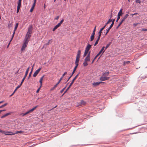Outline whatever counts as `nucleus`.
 Returning a JSON list of instances; mask_svg holds the SVG:
<instances>
[{"label": "nucleus", "instance_id": "a19ab883", "mask_svg": "<svg viewBox=\"0 0 147 147\" xmlns=\"http://www.w3.org/2000/svg\"><path fill=\"white\" fill-rule=\"evenodd\" d=\"M141 31H147V29H144V28H142L141 29Z\"/></svg>", "mask_w": 147, "mask_h": 147}, {"label": "nucleus", "instance_id": "e433bc0d", "mask_svg": "<svg viewBox=\"0 0 147 147\" xmlns=\"http://www.w3.org/2000/svg\"><path fill=\"white\" fill-rule=\"evenodd\" d=\"M111 44V42H110L108 44H107L106 45V46L105 48V49L106 50V49H107L109 47V46Z\"/></svg>", "mask_w": 147, "mask_h": 147}, {"label": "nucleus", "instance_id": "6e6d98bb", "mask_svg": "<svg viewBox=\"0 0 147 147\" xmlns=\"http://www.w3.org/2000/svg\"><path fill=\"white\" fill-rule=\"evenodd\" d=\"M59 26L57 24L56 25L54 28H55L56 29Z\"/></svg>", "mask_w": 147, "mask_h": 147}, {"label": "nucleus", "instance_id": "69168bd1", "mask_svg": "<svg viewBox=\"0 0 147 147\" xmlns=\"http://www.w3.org/2000/svg\"><path fill=\"white\" fill-rule=\"evenodd\" d=\"M40 87L39 88H38V89H37V90L36 92L37 93H38V92H39V90H40Z\"/></svg>", "mask_w": 147, "mask_h": 147}, {"label": "nucleus", "instance_id": "ea45409f", "mask_svg": "<svg viewBox=\"0 0 147 147\" xmlns=\"http://www.w3.org/2000/svg\"><path fill=\"white\" fill-rule=\"evenodd\" d=\"M23 132V131H17L16 132V134H18V133H22Z\"/></svg>", "mask_w": 147, "mask_h": 147}, {"label": "nucleus", "instance_id": "f704fd0d", "mask_svg": "<svg viewBox=\"0 0 147 147\" xmlns=\"http://www.w3.org/2000/svg\"><path fill=\"white\" fill-rule=\"evenodd\" d=\"M94 36L91 35V36L90 37V41H92L94 39Z\"/></svg>", "mask_w": 147, "mask_h": 147}, {"label": "nucleus", "instance_id": "de8ad7c7", "mask_svg": "<svg viewBox=\"0 0 147 147\" xmlns=\"http://www.w3.org/2000/svg\"><path fill=\"white\" fill-rule=\"evenodd\" d=\"M33 66H34V65H33ZM32 71H32H31L30 72V73L29 74V77H30L31 76Z\"/></svg>", "mask_w": 147, "mask_h": 147}, {"label": "nucleus", "instance_id": "2eb2a0df", "mask_svg": "<svg viewBox=\"0 0 147 147\" xmlns=\"http://www.w3.org/2000/svg\"><path fill=\"white\" fill-rule=\"evenodd\" d=\"M91 47V45H90L89 44H88L87 46L86 47L85 50L87 51H89V50H90V48Z\"/></svg>", "mask_w": 147, "mask_h": 147}, {"label": "nucleus", "instance_id": "a18cd8bd", "mask_svg": "<svg viewBox=\"0 0 147 147\" xmlns=\"http://www.w3.org/2000/svg\"><path fill=\"white\" fill-rule=\"evenodd\" d=\"M12 39H11V40H10V41H9V43H8V45H7V48H8V47H9V46L11 42V41H12Z\"/></svg>", "mask_w": 147, "mask_h": 147}, {"label": "nucleus", "instance_id": "052dcab7", "mask_svg": "<svg viewBox=\"0 0 147 147\" xmlns=\"http://www.w3.org/2000/svg\"><path fill=\"white\" fill-rule=\"evenodd\" d=\"M115 20L113 19V20H112V23L111 24H113H113H114V22H115Z\"/></svg>", "mask_w": 147, "mask_h": 147}, {"label": "nucleus", "instance_id": "1a4fd4ad", "mask_svg": "<svg viewBox=\"0 0 147 147\" xmlns=\"http://www.w3.org/2000/svg\"><path fill=\"white\" fill-rule=\"evenodd\" d=\"M32 28L33 27L32 25L30 26L28 28V31L27 32V34H31L32 33Z\"/></svg>", "mask_w": 147, "mask_h": 147}, {"label": "nucleus", "instance_id": "58836bf2", "mask_svg": "<svg viewBox=\"0 0 147 147\" xmlns=\"http://www.w3.org/2000/svg\"><path fill=\"white\" fill-rule=\"evenodd\" d=\"M122 23H123L122 22L120 21L118 26L117 27V28H118L121 25Z\"/></svg>", "mask_w": 147, "mask_h": 147}, {"label": "nucleus", "instance_id": "0eeeda50", "mask_svg": "<svg viewBox=\"0 0 147 147\" xmlns=\"http://www.w3.org/2000/svg\"><path fill=\"white\" fill-rule=\"evenodd\" d=\"M29 68H30V67H29L27 69V70L26 71V73H25V76H24V77L23 78V79H22V80L21 82V84L22 83L23 84V82H24L26 76H27V74L28 73V71L29 70Z\"/></svg>", "mask_w": 147, "mask_h": 147}, {"label": "nucleus", "instance_id": "dca6fc26", "mask_svg": "<svg viewBox=\"0 0 147 147\" xmlns=\"http://www.w3.org/2000/svg\"><path fill=\"white\" fill-rule=\"evenodd\" d=\"M44 76H43L40 79V81H39V82L40 84V88H41V86H42V80H43V78H44Z\"/></svg>", "mask_w": 147, "mask_h": 147}, {"label": "nucleus", "instance_id": "0e129e2a", "mask_svg": "<svg viewBox=\"0 0 147 147\" xmlns=\"http://www.w3.org/2000/svg\"><path fill=\"white\" fill-rule=\"evenodd\" d=\"M15 92L14 91L13 92V93H12V94L11 95L9 96H10V97H11V96H13V95L15 93Z\"/></svg>", "mask_w": 147, "mask_h": 147}, {"label": "nucleus", "instance_id": "7c9ffc66", "mask_svg": "<svg viewBox=\"0 0 147 147\" xmlns=\"http://www.w3.org/2000/svg\"><path fill=\"white\" fill-rule=\"evenodd\" d=\"M83 65L85 67L87 66L88 65L87 62L84 61V63H83Z\"/></svg>", "mask_w": 147, "mask_h": 147}, {"label": "nucleus", "instance_id": "c03bdc74", "mask_svg": "<svg viewBox=\"0 0 147 147\" xmlns=\"http://www.w3.org/2000/svg\"><path fill=\"white\" fill-rule=\"evenodd\" d=\"M66 87V86L64 88H63L61 91H60V92L61 93H62L63 92V91H64V90H65V88Z\"/></svg>", "mask_w": 147, "mask_h": 147}, {"label": "nucleus", "instance_id": "8fccbe9b", "mask_svg": "<svg viewBox=\"0 0 147 147\" xmlns=\"http://www.w3.org/2000/svg\"><path fill=\"white\" fill-rule=\"evenodd\" d=\"M100 84H101L102 85H104V84H105V83L104 82H100Z\"/></svg>", "mask_w": 147, "mask_h": 147}, {"label": "nucleus", "instance_id": "7ed1b4c3", "mask_svg": "<svg viewBox=\"0 0 147 147\" xmlns=\"http://www.w3.org/2000/svg\"><path fill=\"white\" fill-rule=\"evenodd\" d=\"M123 9H120L119 12H118L117 15V18L116 20V22H117L118 20L120 19V16L122 15L123 14L122 13Z\"/></svg>", "mask_w": 147, "mask_h": 147}, {"label": "nucleus", "instance_id": "c9c22d12", "mask_svg": "<svg viewBox=\"0 0 147 147\" xmlns=\"http://www.w3.org/2000/svg\"><path fill=\"white\" fill-rule=\"evenodd\" d=\"M7 133H9V135H15L16 134V133H13L10 131H7Z\"/></svg>", "mask_w": 147, "mask_h": 147}, {"label": "nucleus", "instance_id": "cd10ccee", "mask_svg": "<svg viewBox=\"0 0 147 147\" xmlns=\"http://www.w3.org/2000/svg\"><path fill=\"white\" fill-rule=\"evenodd\" d=\"M102 31L101 30H100L99 31V32L98 33V37L99 38H100V36H101V33H102Z\"/></svg>", "mask_w": 147, "mask_h": 147}, {"label": "nucleus", "instance_id": "e2e57ef3", "mask_svg": "<svg viewBox=\"0 0 147 147\" xmlns=\"http://www.w3.org/2000/svg\"><path fill=\"white\" fill-rule=\"evenodd\" d=\"M9 133H7V131L6 132L5 131L4 134L5 135H9Z\"/></svg>", "mask_w": 147, "mask_h": 147}, {"label": "nucleus", "instance_id": "37998d69", "mask_svg": "<svg viewBox=\"0 0 147 147\" xmlns=\"http://www.w3.org/2000/svg\"><path fill=\"white\" fill-rule=\"evenodd\" d=\"M136 3H140L141 2V1H140V0H136Z\"/></svg>", "mask_w": 147, "mask_h": 147}, {"label": "nucleus", "instance_id": "aec40b11", "mask_svg": "<svg viewBox=\"0 0 147 147\" xmlns=\"http://www.w3.org/2000/svg\"><path fill=\"white\" fill-rule=\"evenodd\" d=\"M73 84H72V83H71H71H70V85H69V86L67 88V89H66V91L64 93H63V95L64 94L69 90V89L71 87V86Z\"/></svg>", "mask_w": 147, "mask_h": 147}, {"label": "nucleus", "instance_id": "9d476101", "mask_svg": "<svg viewBox=\"0 0 147 147\" xmlns=\"http://www.w3.org/2000/svg\"><path fill=\"white\" fill-rule=\"evenodd\" d=\"M41 68H40L38 69L37 70H36L34 73L33 76L34 77H35L39 73L41 69Z\"/></svg>", "mask_w": 147, "mask_h": 147}, {"label": "nucleus", "instance_id": "4c0bfd02", "mask_svg": "<svg viewBox=\"0 0 147 147\" xmlns=\"http://www.w3.org/2000/svg\"><path fill=\"white\" fill-rule=\"evenodd\" d=\"M7 104V103H5L4 105H2L1 106H0V108L3 107L5 106H6Z\"/></svg>", "mask_w": 147, "mask_h": 147}, {"label": "nucleus", "instance_id": "f3484780", "mask_svg": "<svg viewBox=\"0 0 147 147\" xmlns=\"http://www.w3.org/2000/svg\"><path fill=\"white\" fill-rule=\"evenodd\" d=\"M100 84V82H94L92 84V85L94 87H96L98 86Z\"/></svg>", "mask_w": 147, "mask_h": 147}, {"label": "nucleus", "instance_id": "c756f323", "mask_svg": "<svg viewBox=\"0 0 147 147\" xmlns=\"http://www.w3.org/2000/svg\"><path fill=\"white\" fill-rule=\"evenodd\" d=\"M88 51H86V50H85V52L84 53V54L83 55V57H84L85 56H86V55L88 54Z\"/></svg>", "mask_w": 147, "mask_h": 147}, {"label": "nucleus", "instance_id": "4468645a", "mask_svg": "<svg viewBox=\"0 0 147 147\" xmlns=\"http://www.w3.org/2000/svg\"><path fill=\"white\" fill-rule=\"evenodd\" d=\"M36 3H35V2H34L33 5H32V7L30 9V12H32V11H33V9H34V7L35 6Z\"/></svg>", "mask_w": 147, "mask_h": 147}, {"label": "nucleus", "instance_id": "4be33fe9", "mask_svg": "<svg viewBox=\"0 0 147 147\" xmlns=\"http://www.w3.org/2000/svg\"><path fill=\"white\" fill-rule=\"evenodd\" d=\"M21 1H18V6L17 7L20 8L21 5Z\"/></svg>", "mask_w": 147, "mask_h": 147}, {"label": "nucleus", "instance_id": "6ab92c4d", "mask_svg": "<svg viewBox=\"0 0 147 147\" xmlns=\"http://www.w3.org/2000/svg\"><path fill=\"white\" fill-rule=\"evenodd\" d=\"M80 74V73H79L73 79L72 82H71V83L73 84L75 81V80H76V79L78 77L79 74Z\"/></svg>", "mask_w": 147, "mask_h": 147}, {"label": "nucleus", "instance_id": "b1692460", "mask_svg": "<svg viewBox=\"0 0 147 147\" xmlns=\"http://www.w3.org/2000/svg\"><path fill=\"white\" fill-rule=\"evenodd\" d=\"M130 63V61H124L123 63V64L124 65H125L127 64H129Z\"/></svg>", "mask_w": 147, "mask_h": 147}, {"label": "nucleus", "instance_id": "f8f14e48", "mask_svg": "<svg viewBox=\"0 0 147 147\" xmlns=\"http://www.w3.org/2000/svg\"><path fill=\"white\" fill-rule=\"evenodd\" d=\"M105 48V47H103L102 48L101 50L97 54L98 55H99L102 53V54H103L104 52L105 51V49L104 50Z\"/></svg>", "mask_w": 147, "mask_h": 147}, {"label": "nucleus", "instance_id": "f03ea898", "mask_svg": "<svg viewBox=\"0 0 147 147\" xmlns=\"http://www.w3.org/2000/svg\"><path fill=\"white\" fill-rule=\"evenodd\" d=\"M80 57H76V60L75 62V63L76 64V66L74 68V70L72 72V74H71V76H70V77H69L67 81H68L71 78V77L72 76V75H73V74L75 72L76 69L78 66V63L79 62V61H80Z\"/></svg>", "mask_w": 147, "mask_h": 147}, {"label": "nucleus", "instance_id": "2f4dec72", "mask_svg": "<svg viewBox=\"0 0 147 147\" xmlns=\"http://www.w3.org/2000/svg\"><path fill=\"white\" fill-rule=\"evenodd\" d=\"M58 85H57V84H56L55 85V86L53 87L51 89V91L53 90L55 88L57 87Z\"/></svg>", "mask_w": 147, "mask_h": 147}, {"label": "nucleus", "instance_id": "13d9d810", "mask_svg": "<svg viewBox=\"0 0 147 147\" xmlns=\"http://www.w3.org/2000/svg\"><path fill=\"white\" fill-rule=\"evenodd\" d=\"M0 132H1V133H2L3 134H4L5 131H3V130H2L0 129Z\"/></svg>", "mask_w": 147, "mask_h": 147}, {"label": "nucleus", "instance_id": "bb28decb", "mask_svg": "<svg viewBox=\"0 0 147 147\" xmlns=\"http://www.w3.org/2000/svg\"><path fill=\"white\" fill-rule=\"evenodd\" d=\"M81 51L78 50V53L76 57H80L81 54Z\"/></svg>", "mask_w": 147, "mask_h": 147}, {"label": "nucleus", "instance_id": "4d7b16f0", "mask_svg": "<svg viewBox=\"0 0 147 147\" xmlns=\"http://www.w3.org/2000/svg\"><path fill=\"white\" fill-rule=\"evenodd\" d=\"M15 31L14 30V32H13V35H12V38H11V39H12H12L13 38V37L14 36V35L15 33Z\"/></svg>", "mask_w": 147, "mask_h": 147}, {"label": "nucleus", "instance_id": "603ef678", "mask_svg": "<svg viewBox=\"0 0 147 147\" xmlns=\"http://www.w3.org/2000/svg\"><path fill=\"white\" fill-rule=\"evenodd\" d=\"M59 26L57 24L56 25L54 28H55L56 29Z\"/></svg>", "mask_w": 147, "mask_h": 147}, {"label": "nucleus", "instance_id": "3c124183", "mask_svg": "<svg viewBox=\"0 0 147 147\" xmlns=\"http://www.w3.org/2000/svg\"><path fill=\"white\" fill-rule=\"evenodd\" d=\"M59 26L57 24L56 25L54 28H55L56 29Z\"/></svg>", "mask_w": 147, "mask_h": 147}, {"label": "nucleus", "instance_id": "5fc2aeb1", "mask_svg": "<svg viewBox=\"0 0 147 147\" xmlns=\"http://www.w3.org/2000/svg\"><path fill=\"white\" fill-rule=\"evenodd\" d=\"M59 26L57 24L56 25L54 28H55L56 29Z\"/></svg>", "mask_w": 147, "mask_h": 147}, {"label": "nucleus", "instance_id": "39448f33", "mask_svg": "<svg viewBox=\"0 0 147 147\" xmlns=\"http://www.w3.org/2000/svg\"><path fill=\"white\" fill-rule=\"evenodd\" d=\"M28 42H26V41H24L22 47L21 49V51H23L24 50L25 48L27 46V45L28 44Z\"/></svg>", "mask_w": 147, "mask_h": 147}, {"label": "nucleus", "instance_id": "f257e3e1", "mask_svg": "<svg viewBox=\"0 0 147 147\" xmlns=\"http://www.w3.org/2000/svg\"><path fill=\"white\" fill-rule=\"evenodd\" d=\"M109 74V72L108 71L102 73V76L100 78V80L102 81H105L108 80L110 77H108Z\"/></svg>", "mask_w": 147, "mask_h": 147}, {"label": "nucleus", "instance_id": "bf43d9fd", "mask_svg": "<svg viewBox=\"0 0 147 147\" xmlns=\"http://www.w3.org/2000/svg\"><path fill=\"white\" fill-rule=\"evenodd\" d=\"M59 18V16H57L55 18V20H58Z\"/></svg>", "mask_w": 147, "mask_h": 147}, {"label": "nucleus", "instance_id": "a211bd4d", "mask_svg": "<svg viewBox=\"0 0 147 147\" xmlns=\"http://www.w3.org/2000/svg\"><path fill=\"white\" fill-rule=\"evenodd\" d=\"M113 24H111L109 28L107 30V32L105 34V35H106L109 32V30L111 28L113 27Z\"/></svg>", "mask_w": 147, "mask_h": 147}, {"label": "nucleus", "instance_id": "473e14b6", "mask_svg": "<svg viewBox=\"0 0 147 147\" xmlns=\"http://www.w3.org/2000/svg\"><path fill=\"white\" fill-rule=\"evenodd\" d=\"M99 55H98V54H97L96 56L93 59V60L92 61V64L93 63L94 60H95V59L97 58V57L99 56Z\"/></svg>", "mask_w": 147, "mask_h": 147}, {"label": "nucleus", "instance_id": "864d4df0", "mask_svg": "<svg viewBox=\"0 0 147 147\" xmlns=\"http://www.w3.org/2000/svg\"><path fill=\"white\" fill-rule=\"evenodd\" d=\"M59 26L57 24L56 25L54 28H55L56 29Z\"/></svg>", "mask_w": 147, "mask_h": 147}, {"label": "nucleus", "instance_id": "6e6552de", "mask_svg": "<svg viewBox=\"0 0 147 147\" xmlns=\"http://www.w3.org/2000/svg\"><path fill=\"white\" fill-rule=\"evenodd\" d=\"M90 52H89L87 56L85 57L84 61L86 62H88L90 60Z\"/></svg>", "mask_w": 147, "mask_h": 147}, {"label": "nucleus", "instance_id": "423d86ee", "mask_svg": "<svg viewBox=\"0 0 147 147\" xmlns=\"http://www.w3.org/2000/svg\"><path fill=\"white\" fill-rule=\"evenodd\" d=\"M30 36H31L30 34L27 33V34L26 36L25 37V39H24V41H26L27 42H28V41L29 40V39L30 38Z\"/></svg>", "mask_w": 147, "mask_h": 147}, {"label": "nucleus", "instance_id": "79ce46f5", "mask_svg": "<svg viewBox=\"0 0 147 147\" xmlns=\"http://www.w3.org/2000/svg\"><path fill=\"white\" fill-rule=\"evenodd\" d=\"M106 26V24H105L102 28L100 30H101L102 31L103 29L105 28Z\"/></svg>", "mask_w": 147, "mask_h": 147}, {"label": "nucleus", "instance_id": "20e7f679", "mask_svg": "<svg viewBox=\"0 0 147 147\" xmlns=\"http://www.w3.org/2000/svg\"><path fill=\"white\" fill-rule=\"evenodd\" d=\"M37 107H38V106H37L33 108L32 109H31L29 110V111H27L25 113L23 114L22 116H24L29 113H30L32 112L34 110H35L36 109V108Z\"/></svg>", "mask_w": 147, "mask_h": 147}, {"label": "nucleus", "instance_id": "338daca9", "mask_svg": "<svg viewBox=\"0 0 147 147\" xmlns=\"http://www.w3.org/2000/svg\"><path fill=\"white\" fill-rule=\"evenodd\" d=\"M95 34V32H93L92 34V35H93L94 36Z\"/></svg>", "mask_w": 147, "mask_h": 147}, {"label": "nucleus", "instance_id": "a878e982", "mask_svg": "<svg viewBox=\"0 0 147 147\" xmlns=\"http://www.w3.org/2000/svg\"><path fill=\"white\" fill-rule=\"evenodd\" d=\"M100 38H99L98 37L97 40L96 41V42L94 45V46H95L97 45V44L98 43V41L99 40Z\"/></svg>", "mask_w": 147, "mask_h": 147}, {"label": "nucleus", "instance_id": "412c9836", "mask_svg": "<svg viewBox=\"0 0 147 147\" xmlns=\"http://www.w3.org/2000/svg\"><path fill=\"white\" fill-rule=\"evenodd\" d=\"M86 102H85L83 100H82L79 103L80 105H84L86 104Z\"/></svg>", "mask_w": 147, "mask_h": 147}, {"label": "nucleus", "instance_id": "9b49d317", "mask_svg": "<svg viewBox=\"0 0 147 147\" xmlns=\"http://www.w3.org/2000/svg\"><path fill=\"white\" fill-rule=\"evenodd\" d=\"M129 15L126 14L121 19V21L123 23L125 20L127 18Z\"/></svg>", "mask_w": 147, "mask_h": 147}, {"label": "nucleus", "instance_id": "49530a36", "mask_svg": "<svg viewBox=\"0 0 147 147\" xmlns=\"http://www.w3.org/2000/svg\"><path fill=\"white\" fill-rule=\"evenodd\" d=\"M139 24V23H136V24L134 23V24H133V25L134 26L136 27L137 25H138Z\"/></svg>", "mask_w": 147, "mask_h": 147}, {"label": "nucleus", "instance_id": "393cba45", "mask_svg": "<svg viewBox=\"0 0 147 147\" xmlns=\"http://www.w3.org/2000/svg\"><path fill=\"white\" fill-rule=\"evenodd\" d=\"M22 83L21 84V83L19 85H18L16 88L15 89V90H14V91H15V92L17 91V89H18L19 88H20V87L22 86Z\"/></svg>", "mask_w": 147, "mask_h": 147}, {"label": "nucleus", "instance_id": "ddd939ff", "mask_svg": "<svg viewBox=\"0 0 147 147\" xmlns=\"http://www.w3.org/2000/svg\"><path fill=\"white\" fill-rule=\"evenodd\" d=\"M67 74V72H65L64 73V74L62 75V76L60 78L59 80V81L57 83V85H58L59 84V83L61 81V80H62V78H63V77L66 75V74Z\"/></svg>", "mask_w": 147, "mask_h": 147}, {"label": "nucleus", "instance_id": "09e8293b", "mask_svg": "<svg viewBox=\"0 0 147 147\" xmlns=\"http://www.w3.org/2000/svg\"><path fill=\"white\" fill-rule=\"evenodd\" d=\"M20 8L17 7V13H18L19 11V10L20 9Z\"/></svg>", "mask_w": 147, "mask_h": 147}, {"label": "nucleus", "instance_id": "5701e85b", "mask_svg": "<svg viewBox=\"0 0 147 147\" xmlns=\"http://www.w3.org/2000/svg\"><path fill=\"white\" fill-rule=\"evenodd\" d=\"M10 114V113H7L6 114H5L2 116L1 117V118H3L7 116H8Z\"/></svg>", "mask_w": 147, "mask_h": 147}, {"label": "nucleus", "instance_id": "680f3d73", "mask_svg": "<svg viewBox=\"0 0 147 147\" xmlns=\"http://www.w3.org/2000/svg\"><path fill=\"white\" fill-rule=\"evenodd\" d=\"M112 20H111V19H109V20H108V22L109 23H110V22H112Z\"/></svg>", "mask_w": 147, "mask_h": 147}, {"label": "nucleus", "instance_id": "c85d7f7f", "mask_svg": "<svg viewBox=\"0 0 147 147\" xmlns=\"http://www.w3.org/2000/svg\"><path fill=\"white\" fill-rule=\"evenodd\" d=\"M63 21H64V20L63 19L62 20H61V21L60 22L57 24L58 25L59 27L61 26V24L63 23Z\"/></svg>", "mask_w": 147, "mask_h": 147}, {"label": "nucleus", "instance_id": "774afa93", "mask_svg": "<svg viewBox=\"0 0 147 147\" xmlns=\"http://www.w3.org/2000/svg\"><path fill=\"white\" fill-rule=\"evenodd\" d=\"M96 26L94 27V30H93V32H95V31H96Z\"/></svg>", "mask_w": 147, "mask_h": 147}, {"label": "nucleus", "instance_id": "72a5a7b5", "mask_svg": "<svg viewBox=\"0 0 147 147\" xmlns=\"http://www.w3.org/2000/svg\"><path fill=\"white\" fill-rule=\"evenodd\" d=\"M18 25H19V24L18 23H16V24L14 28V30L15 31H16V29L18 26Z\"/></svg>", "mask_w": 147, "mask_h": 147}]
</instances>
